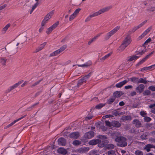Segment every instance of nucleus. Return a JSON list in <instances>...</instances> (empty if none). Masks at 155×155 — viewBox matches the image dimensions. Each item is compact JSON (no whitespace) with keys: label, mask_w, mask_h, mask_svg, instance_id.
Masks as SVG:
<instances>
[{"label":"nucleus","mask_w":155,"mask_h":155,"mask_svg":"<svg viewBox=\"0 0 155 155\" xmlns=\"http://www.w3.org/2000/svg\"><path fill=\"white\" fill-rule=\"evenodd\" d=\"M133 88V86L131 85L126 86L124 87V88L126 89H132Z\"/></svg>","instance_id":"nucleus-60"},{"label":"nucleus","mask_w":155,"mask_h":155,"mask_svg":"<svg viewBox=\"0 0 155 155\" xmlns=\"http://www.w3.org/2000/svg\"><path fill=\"white\" fill-rule=\"evenodd\" d=\"M26 115H25L21 117L20 118H18V119H17L16 120H15L13 122H12L11 124H9L8 125L6 126H5L4 127V129H7V128H9V127L12 126V125H13V124H14L16 122H17V121L20 120L22 119H23L26 116Z\"/></svg>","instance_id":"nucleus-7"},{"label":"nucleus","mask_w":155,"mask_h":155,"mask_svg":"<svg viewBox=\"0 0 155 155\" xmlns=\"http://www.w3.org/2000/svg\"><path fill=\"white\" fill-rule=\"evenodd\" d=\"M151 29V27H150L148 28L145 31H144V32L142 34V35L139 37V38L140 39L142 38L150 31Z\"/></svg>","instance_id":"nucleus-22"},{"label":"nucleus","mask_w":155,"mask_h":155,"mask_svg":"<svg viewBox=\"0 0 155 155\" xmlns=\"http://www.w3.org/2000/svg\"><path fill=\"white\" fill-rule=\"evenodd\" d=\"M151 148H155V146L151 144H147L145 146L144 149L148 152L150 150Z\"/></svg>","instance_id":"nucleus-17"},{"label":"nucleus","mask_w":155,"mask_h":155,"mask_svg":"<svg viewBox=\"0 0 155 155\" xmlns=\"http://www.w3.org/2000/svg\"><path fill=\"white\" fill-rule=\"evenodd\" d=\"M6 61L7 59L6 58H0V63L3 65H5Z\"/></svg>","instance_id":"nucleus-36"},{"label":"nucleus","mask_w":155,"mask_h":155,"mask_svg":"<svg viewBox=\"0 0 155 155\" xmlns=\"http://www.w3.org/2000/svg\"><path fill=\"white\" fill-rule=\"evenodd\" d=\"M39 102H37V103H36L33 104L31 106L32 110L35 107L37 106V105H38V104H39Z\"/></svg>","instance_id":"nucleus-63"},{"label":"nucleus","mask_w":155,"mask_h":155,"mask_svg":"<svg viewBox=\"0 0 155 155\" xmlns=\"http://www.w3.org/2000/svg\"><path fill=\"white\" fill-rule=\"evenodd\" d=\"M148 89L152 91H155V87L153 86H151L149 87H148Z\"/></svg>","instance_id":"nucleus-57"},{"label":"nucleus","mask_w":155,"mask_h":155,"mask_svg":"<svg viewBox=\"0 0 155 155\" xmlns=\"http://www.w3.org/2000/svg\"><path fill=\"white\" fill-rule=\"evenodd\" d=\"M121 124L118 122L116 121H113L111 123V126L116 127H118L120 126Z\"/></svg>","instance_id":"nucleus-24"},{"label":"nucleus","mask_w":155,"mask_h":155,"mask_svg":"<svg viewBox=\"0 0 155 155\" xmlns=\"http://www.w3.org/2000/svg\"><path fill=\"white\" fill-rule=\"evenodd\" d=\"M154 51H153L150 54H148L146 56L143 58L142 60H141V61H140V62H139L138 64H137V66H138L139 65H140L143 63L149 57H150L153 54V53Z\"/></svg>","instance_id":"nucleus-9"},{"label":"nucleus","mask_w":155,"mask_h":155,"mask_svg":"<svg viewBox=\"0 0 155 155\" xmlns=\"http://www.w3.org/2000/svg\"><path fill=\"white\" fill-rule=\"evenodd\" d=\"M67 47V46L66 45H64L61 47V48L59 49L60 51L61 52L63 51H64L66 48Z\"/></svg>","instance_id":"nucleus-45"},{"label":"nucleus","mask_w":155,"mask_h":155,"mask_svg":"<svg viewBox=\"0 0 155 155\" xmlns=\"http://www.w3.org/2000/svg\"><path fill=\"white\" fill-rule=\"evenodd\" d=\"M101 142V140L100 139L92 140L89 142V144L90 145H94L98 143V145H99L100 144L99 143H100Z\"/></svg>","instance_id":"nucleus-10"},{"label":"nucleus","mask_w":155,"mask_h":155,"mask_svg":"<svg viewBox=\"0 0 155 155\" xmlns=\"http://www.w3.org/2000/svg\"><path fill=\"white\" fill-rule=\"evenodd\" d=\"M137 130L134 128L131 129L129 131V132L131 134L136 133L137 132Z\"/></svg>","instance_id":"nucleus-51"},{"label":"nucleus","mask_w":155,"mask_h":155,"mask_svg":"<svg viewBox=\"0 0 155 155\" xmlns=\"http://www.w3.org/2000/svg\"><path fill=\"white\" fill-rule=\"evenodd\" d=\"M101 35V33L99 34L94 37L92 38L88 41V45H90L91 43L95 41Z\"/></svg>","instance_id":"nucleus-23"},{"label":"nucleus","mask_w":155,"mask_h":155,"mask_svg":"<svg viewBox=\"0 0 155 155\" xmlns=\"http://www.w3.org/2000/svg\"><path fill=\"white\" fill-rule=\"evenodd\" d=\"M150 91L148 90H145L144 92L143 93V94L144 95H149L150 94Z\"/></svg>","instance_id":"nucleus-44"},{"label":"nucleus","mask_w":155,"mask_h":155,"mask_svg":"<svg viewBox=\"0 0 155 155\" xmlns=\"http://www.w3.org/2000/svg\"><path fill=\"white\" fill-rule=\"evenodd\" d=\"M79 136V133L78 132H73L71 133L70 135V137L71 138L74 139H77Z\"/></svg>","instance_id":"nucleus-19"},{"label":"nucleus","mask_w":155,"mask_h":155,"mask_svg":"<svg viewBox=\"0 0 155 155\" xmlns=\"http://www.w3.org/2000/svg\"><path fill=\"white\" fill-rule=\"evenodd\" d=\"M113 96L115 97H120L121 94L120 91H117L114 92L113 94Z\"/></svg>","instance_id":"nucleus-33"},{"label":"nucleus","mask_w":155,"mask_h":155,"mask_svg":"<svg viewBox=\"0 0 155 155\" xmlns=\"http://www.w3.org/2000/svg\"><path fill=\"white\" fill-rule=\"evenodd\" d=\"M133 123L137 128H139L141 126V124L140 121L137 119L134 120L133 121Z\"/></svg>","instance_id":"nucleus-14"},{"label":"nucleus","mask_w":155,"mask_h":155,"mask_svg":"<svg viewBox=\"0 0 155 155\" xmlns=\"http://www.w3.org/2000/svg\"><path fill=\"white\" fill-rule=\"evenodd\" d=\"M131 39L129 35H127L124 38L123 43L120 46L118 51L121 52L123 51L131 43Z\"/></svg>","instance_id":"nucleus-2"},{"label":"nucleus","mask_w":155,"mask_h":155,"mask_svg":"<svg viewBox=\"0 0 155 155\" xmlns=\"http://www.w3.org/2000/svg\"><path fill=\"white\" fill-rule=\"evenodd\" d=\"M81 144V141L78 140H75L72 142V144L75 146H78Z\"/></svg>","instance_id":"nucleus-30"},{"label":"nucleus","mask_w":155,"mask_h":155,"mask_svg":"<svg viewBox=\"0 0 155 155\" xmlns=\"http://www.w3.org/2000/svg\"><path fill=\"white\" fill-rule=\"evenodd\" d=\"M61 52V51H60V50L59 49L57 50L54 51V52L51 53L50 55V57H52V56H55L58 54H59V53H60Z\"/></svg>","instance_id":"nucleus-28"},{"label":"nucleus","mask_w":155,"mask_h":155,"mask_svg":"<svg viewBox=\"0 0 155 155\" xmlns=\"http://www.w3.org/2000/svg\"><path fill=\"white\" fill-rule=\"evenodd\" d=\"M120 26H117L113 30L108 33L105 35L104 38L105 40H107L109 39L110 37L115 34L119 29Z\"/></svg>","instance_id":"nucleus-4"},{"label":"nucleus","mask_w":155,"mask_h":155,"mask_svg":"<svg viewBox=\"0 0 155 155\" xmlns=\"http://www.w3.org/2000/svg\"><path fill=\"white\" fill-rule=\"evenodd\" d=\"M144 53V52L143 51H136L135 52V54L136 55H138V54H140L142 55Z\"/></svg>","instance_id":"nucleus-61"},{"label":"nucleus","mask_w":155,"mask_h":155,"mask_svg":"<svg viewBox=\"0 0 155 155\" xmlns=\"http://www.w3.org/2000/svg\"><path fill=\"white\" fill-rule=\"evenodd\" d=\"M92 63L91 61H89L85 63L84 64L82 65L78 64V67H85V68H87L89 67L92 65Z\"/></svg>","instance_id":"nucleus-15"},{"label":"nucleus","mask_w":155,"mask_h":155,"mask_svg":"<svg viewBox=\"0 0 155 155\" xmlns=\"http://www.w3.org/2000/svg\"><path fill=\"white\" fill-rule=\"evenodd\" d=\"M58 143L59 145L65 146L66 144V140L64 138H60L58 140Z\"/></svg>","instance_id":"nucleus-6"},{"label":"nucleus","mask_w":155,"mask_h":155,"mask_svg":"<svg viewBox=\"0 0 155 155\" xmlns=\"http://www.w3.org/2000/svg\"><path fill=\"white\" fill-rule=\"evenodd\" d=\"M54 12V10L51 11L47 14L45 18V19H49L51 18V17Z\"/></svg>","instance_id":"nucleus-18"},{"label":"nucleus","mask_w":155,"mask_h":155,"mask_svg":"<svg viewBox=\"0 0 155 155\" xmlns=\"http://www.w3.org/2000/svg\"><path fill=\"white\" fill-rule=\"evenodd\" d=\"M149 135V133L148 132H145V133H143V134L141 136L140 138L142 139H146L148 138Z\"/></svg>","instance_id":"nucleus-26"},{"label":"nucleus","mask_w":155,"mask_h":155,"mask_svg":"<svg viewBox=\"0 0 155 155\" xmlns=\"http://www.w3.org/2000/svg\"><path fill=\"white\" fill-rule=\"evenodd\" d=\"M130 58L128 60V61H131L137 59L139 57L136 55H133L132 56H130Z\"/></svg>","instance_id":"nucleus-32"},{"label":"nucleus","mask_w":155,"mask_h":155,"mask_svg":"<svg viewBox=\"0 0 155 155\" xmlns=\"http://www.w3.org/2000/svg\"><path fill=\"white\" fill-rule=\"evenodd\" d=\"M39 102H37V103H36L33 104L31 106L32 110L35 107L37 106V105H38V104H39Z\"/></svg>","instance_id":"nucleus-64"},{"label":"nucleus","mask_w":155,"mask_h":155,"mask_svg":"<svg viewBox=\"0 0 155 155\" xmlns=\"http://www.w3.org/2000/svg\"><path fill=\"white\" fill-rule=\"evenodd\" d=\"M47 22L48 20H43L41 22V27H44Z\"/></svg>","instance_id":"nucleus-50"},{"label":"nucleus","mask_w":155,"mask_h":155,"mask_svg":"<svg viewBox=\"0 0 155 155\" xmlns=\"http://www.w3.org/2000/svg\"><path fill=\"white\" fill-rule=\"evenodd\" d=\"M144 87L145 86L143 84H140L136 88V90L137 92H139L140 93L143 91Z\"/></svg>","instance_id":"nucleus-11"},{"label":"nucleus","mask_w":155,"mask_h":155,"mask_svg":"<svg viewBox=\"0 0 155 155\" xmlns=\"http://www.w3.org/2000/svg\"><path fill=\"white\" fill-rule=\"evenodd\" d=\"M59 21H57L55 23L51 26L50 28H48L46 31V33L47 34H49L52 31L56 28L58 25L59 24Z\"/></svg>","instance_id":"nucleus-5"},{"label":"nucleus","mask_w":155,"mask_h":155,"mask_svg":"<svg viewBox=\"0 0 155 155\" xmlns=\"http://www.w3.org/2000/svg\"><path fill=\"white\" fill-rule=\"evenodd\" d=\"M11 25L10 24H7L2 29V31L5 33L7 30L8 28Z\"/></svg>","instance_id":"nucleus-37"},{"label":"nucleus","mask_w":155,"mask_h":155,"mask_svg":"<svg viewBox=\"0 0 155 155\" xmlns=\"http://www.w3.org/2000/svg\"><path fill=\"white\" fill-rule=\"evenodd\" d=\"M123 119L126 120H131V117L130 116H125L123 117Z\"/></svg>","instance_id":"nucleus-48"},{"label":"nucleus","mask_w":155,"mask_h":155,"mask_svg":"<svg viewBox=\"0 0 155 155\" xmlns=\"http://www.w3.org/2000/svg\"><path fill=\"white\" fill-rule=\"evenodd\" d=\"M128 82V81H127V80H125L121 82L116 84L115 86L117 88H120L124 85L127 84Z\"/></svg>","instance_id":"nucleus-12"},{"label":"nucleus","mask_w":155,"mask_h":155,"mask_svg":"<svg viewBox=\"0 0 155 155\" xmlns=\"http://www.w3.org/2000/svg\"><path fill=\"white\" fill-rule=\"evenodd\" d=\"M111 8V6L107 7L101 9L99 11L91 14L87 18L88 19L97 16L103 13L108 11Z\"/></svg>","instance_id":"nucleus-3"},{"label":"nucleus","mask_w":155,"mask_h":155,"mask_svg":"<svg viewBox=\"0 0 155 155\" xmlns=\"http://www.w3.org/2000/svg\"><path fill=\"white\" fill-rule=\"evenodd\" d=\"M91 74L92 73L90 72L88 74L86 75L85 76L82 78V79L85 82V83L87 81L90 77Z\"/></svg>","instance_id":"nucleus-27"},{"label":"nucleus","mask_w":155,"mask_h":155,"mask_svg":"<svg viewBox=\"0 0 155 155\" xmlns=\"http://www.w3.org/2000/svg\"><path fill=\"white\" fill-rule=\"evenodd\" d=\"M127 79V81H128V82L129 81H130L134 83H137L138 84V78L132 77L131 78H128Z\"/></svg>","instance_id":"nucleus-21"},{"label":"nucleus","mask_w":155,"mask_h":155,"mask_svg":"<svg viewBox=\"0 0 155 155\" xmlns=\"http://www.w3.org/2000/svg\"><path fill=\"white\" fill-rule=\"evenodd\" d=\"M84 83H85L84 81H83L82 79H81L80 80H79L78 81V83L77 84V86L78 87H79L80 86L82 85Z\"/></svg>","instance_id":"nucleus-42"},{"label":"nucleus","mask_w":155,"mask_h":155,"mask_svg":"<svg viewBox=\"0 0 155 155\" xmlns=\"http://www.w3.org/2000/svg\"><path fill=\"white\" fill-rule=\"evenodd\" d=\"M127 139L123 136H120L115 138V141L117 142V146L124 147L127 144Z\"/></svg>","instance_id":"nucleus-1"},{"label":"nucleus","mask_w":155,"mask_h":155,"mask_svg":"<svg viewBox=\"0 0 155 155\" xmlns=\"http://www.w3.org/2000/svg\"><path fill=\"white\" fill-rule=\"evenodd\" d=\"M107 153L108 155H116L115 151L113 150L108 151Z\"/></svg>","instance_id":"nucleus-46"},{"label":"nucleus","mask_w":155,"mask_h":155,"mask_svg":"<svg viewBox=\"0 0 155 155\" xmlns=\"http://www.w3.org/2000/svg\"><path fill=\"white\" fill-rule=\"evenodd\" d=\"M89 149V147H84L80 148L79 149L78 151L81 153H85L88 151Z\"/></svg>","instance_id":"nucleus-25"},{"label":"nucleus","mask_w":155,"mask_h":155,"mask_svg":"<svg viewBox=\"0 0 155 155\" xmlns=\"http://www.w3.org/2000/svg\"><path fill=\"white\" fill-rule=\"evenodd\" d=\"M114 145L112 144H109L107 145V148L108 149H113L114 148Z\"/></svg>","instance_id":"nucleus-39"},{"label":"nucleus","mask_w":155,"mask_h":155,"mask_svg":"<svg viewBox=\"0 0 155 155\" xmlns=\"http://www.w3.org/2000/svg\"><path fill=\"white\" fill-rule=\"evenodd\" d=\"M147 82V81L144 79L142 78L138 79V84L140 83H143L145 84H146Z\"/></svg>","instance_id":"nucleus-34"},{"label":"nucleus","mask_w":155,"mask_h":155,"mask_svg":"<svg viewBox=\"0 0 155 155\" xmlns=\"http://www.w3.org/2000/svg\"><path fill=\"white\" fill-rule=\"evenodd\" d=\"M42 79H41L36 82H35V83H34V84H33L32 86L31 87H33L34 86H35L38 84L39 83L42 81Z\"/></svg>","instance_id":"nucleus-52"},{"label":"nucleus","mask_w":155,"mask_h":155,"mask_svg":"<svg viewBox=\"0 0 155 155\" xmlns=\"http://www.w3.org/2000/svg\"><path fill=\"white\" fill-rule=\"evenodd\" d=\"M105 123L106 126H108L109 127H111V124L109 121L105 120Z\"/></svg>","instance_id":"nucleus-55"},{"label":"nucleus","mask_w":155,"mask_h":155,"mask_svg":"<svg viewBox=\"0 0 155 155\" xmlns=\"http://www.w3.org/2000/svg\"><path fill=\"white\" fill-rule=\"evenodd\" d=\"M105 105V104H103L101 103L100 104H99L95 106V108L97 109H100L103 106H104Z\"/></svg>","instance_id":"nucleus-40"},{"label":"nucleus","mask_w":155,"mask_h":155,"mask_svg":"<svg viewBox=\"0 0 155 155\" xmlns=\"http://www.w3.org/2000/svg\"><path fill=\"white\" fill-rule=\"evenodd\" d=\"M46 42H44L42 44H41L39 47L37 48L35 50V52H38L41 50H42L44 47L46 45Z\"/></svg>","instance_id":"nucleus-20"},{"label":"nucleus","mask_w":155,"mask_h":155,"mask_svg":"<svg viewBox=\"0 0 155 155\" xmlns=\"http://www.w3.org/2000/svg\"><path fill=\"white\" fill-rule=\"evenodd\" d=\"M144 119L145 121L147 122H150L151 120L150 117L147 116L144 117Z\"/></svg>","instance_id":"nucleus-49"},{"label":"nucleus","mask_w":155,"mask_h":155,"mask_svg":"<svg viewBox=\"0 0 155 155\" xmlns=\"http://www.w3.org/2000/svg\"><path fill=\"white\" fill-rule=\"evenodd\" d=\"M140 114L142 116L144 117L147 115V113H146V112L143 110L140 112Z\"/></svg>","instance_id":"nucleus-47"},{"label":"nucleus","mask_w":155,"mask_h":155,"mask_svg":"<svg viewBox=\"0 0 155 155\" xmlns=\"http://www.w3.org/2000/svg\"><path fill=\"white\" fill-rule=\"evenodd\" d=\"M38 4L39 3L38 2H37L36 3H35L34 4V5L33 6L32 9L33 10H34L38 6Z\"/></svg>","instance_id":"nucleus-59"},{"label":"nucleus","mask_w":155,"mask_h":155,"mask_svg":"<svg viewBox=\"0 0 155 155\" xmlns=\"http://www.w3.org/2000/svg\"><path fill=\"white\" fill-rule=\"evenodd\" d=\"M148 10L150 12H153L155 11V7H152L149 8Z\"/></svg>","instance_id":"nucleus-58"},{"label":"nucleus","mask_w":155,"mask_h":155,"mask_svg":"<svg viewBox=\"0 0 155 155\" xmlns=\"http://www.w3.org/2000/svg\"><path fill=\"white\" fill-rule=\"evenodd\" d=\"M120 135L119 132H114L111 134L112 138H115L117 137H118V136Z\"/></svg>","instance_id":"nucleus-31"},{"label":"nucleus","mask_w":155,"mask_h":155,"mask_svg":"<svg viewBox=\"0 0 155 155\" xmlns=\"http://www.w3.org/2000/svg\"><path fill=\"white\" fill-rule=\"evenodd\" d=\"M151 41V39L150 38H148L146 41L145 42L144 44L147 45V44L149 43Z\"/></svg>","instance_id":"nucleus-62"},{"label":"nucleus","mask_w":155,"mask_h":155,"mask_svg":"<svg viewBox=\"0 0 155 155\" xmlns=\"http://www.w3.org/2000/svg\"><path fill=\"white\" fill-rule=\"evenodd\" d=\"M112 114L114 115L117 116L118 115H119L120 114L119 113V111L115 110L113 111Z\"/></svg>","instance_id":"nucleus-53"},{"label":"nucleus","mask_w":155,"mask_h":155,"mask_svg":"<svg viewBox=\"0 0 155 155\" xmlns=\"http://www.w3.org/2000/svg\"><path fill=\"white\" fill-rule=\"evenodd\" d=\"M140 27V26L138 25L136 27H135L133 29H132L131 30H130L129 31V32H130V33H132L134 32L135 31H136L137 29L139 28Z\"/></svg>","instance_id":"nucleus-43"},{"label":"nucleus","mask_w":155,"mask_h":155,"mask_svg":"<svg viewBox=\"0 0 155 155\" xmlns=\"http://www.w3.org/2000/svg\"><path fill=\"white\" fill-rule=\"evenodd\" d=\"M94 136V133L93 131H90L86 133L84 135V137L86 139H90Z\"/></svg>","instance_id":"nucleus-8"},{"label":"nucleus","mask_w":155,"mask_h":155,"mask_svg":"<svg viewBox=\"0 0 155 155\" xmlns=\"http://www.w3.org/2000/svg\"><path fill=\"white\" fill-rule=\"evenodd\" d=\"M113 117V116L111 115H106L105 116H104L103 117V119H105V118H110V117Z\"/></svg>","instance_id":"nucleus-56"},{"label":"nucleus","mask_w":155,"mask_h":155,"mask_svg":"<svg viewBox=\"0 0 155 155\" xmlns=\"http://www.w3.org/2000/svg\"><path fill=\"white\" fill-rule=\"evenodd\" d=\"M112 53L111 52H110L107 54H106L105 56H104L103 57H102L100 58V60L101 61H104L108 58L112 54Z\"/></svg>","instance_id":"nucleus-35"},{"label":"nucleus","mask_w":155,"mask_h":155,"mask_svg":"<svg viewBox=\"0 0 155 155\" xmlns=\"http://www.w3.org/2000/svg\"><path fill=\"white\" fill-rule=\"evenodd\" d=\"M115 97L113 96L112 97L110 98V99H108L107 101V103L108 104H112L115 100Z\"/></svg>","instance_id":"nucleus-38"},{"label":"nucleus","mask_w":155,"mask_h":155,"mask_svg":"<svg viewBox=\"0 0 155 155\" xmlns=\"http://www.w3.org/2000/svg\"><path fill=\"white\" fill-rule=\"evenodd\" d=\"M23 82V80H21L18 82L17 83H16L14 84L13 86H12V89H14L15 88L17 87L19 85H20Z\"/></svg>","instance_id":"nucleus-29"},{"label":"nucleus","mask_w":155,"mask_h":155,"mask_svg":"<svg viewBox=\"0 0 155 155\" xmlns=\"http://www.w3.org/2000/svg\"><path fill=\"white\" fill-rule=\"evenodd\" d=\"M58 153L65 155L67 153V150L63 147H61L58 150Z\"/></svg>","instance_id":"nucleus-16"},{"label":"nucleus","mask_w":155,"mask_h":155,"mask_svg":"<svg viewBox=\"0 0 155 155\" xmlns=\"http://www.w3.org/2000/svg\"><path fill=\"white\" fill-rule=\"evenodd\" d=\"M134 153L136 155H143V152L140 150H136Z\"/></svg>","instance_id":"nucleus-41"},{"label":"nucleus","mask_w":155,"mask_h":155,"mask_svg":"<svg viewBox=\"0 0 155 155\" xmlns=\"http://www.w3.org/2000/svg\"><path fill=\"white\" fill-rule=\"evenodd\" d=\"M81 10V9L80 8H78L76 9L74 12L70 16V19H73L78 14Z\"/></svg>","instance_id":"nucleus-13"},{"label":"nucleus","mask_w":155,"mask_h":155,"mask_svg":"<svg viewBox=\"0 0 155 155\" xmlns=\"http://www.w3.org/2000/svg\"><path fill=\"white\" fill-rule=\"evenodd\" d=\"M98 138L101 140H105L107 139V137L104 135H99Z\"/></svg>","instance_id":"nucleus-54"}]
</instances>
